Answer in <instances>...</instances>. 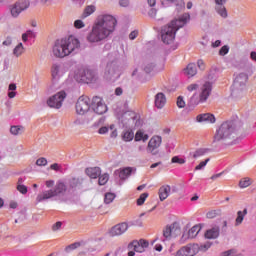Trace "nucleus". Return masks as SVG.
I'll use <instances>...</instances> for the list:
<instances>
[{
	"mask_svg": "<svg viewBox=\"0 0 256 256\" xmlns=\"http://www.w3.org/2000/svg\"><path fill=\"white\" fill-rule=\"evenodd\" d=\"M85 184V178L78 176V177H70L65 182L63 180H59L54 189H50L44 191L42 194H39L36 198L38 203L41 201H47V199H53V197H58L62 201H65L63 197L67 195H75L77 191H81L83 189V185Z\"/></svg>",
	"mask_w": 256,
	"mask_h": 256,
	"instance_id": "obj_1",
	"label": "nucleus"
},
{
	"mask_svg": "<svg viewBox=\"0 0 256 256\" xmlns=\"http://www.w3.org/2000/svg\"><path fill=\"white\" fill-rule=\"evenodd\" d=\"M117 19L113 15L105 14L98 16L92 31L87 36L89 43H100L105 41L115 31Z\"/></svg>",
	"mask_w": 256,
	"mask_h": 256,
	"instance_id": "obj_2",
	"label": "nucleus"
},
{
	"mask_svg": "<svg viewBox=\"0 0 256 256\" xmlns=\"http://www.w3.org/2000/svg\"><path fill=\"white\" fill-rule=\"evenodd\" d=\"M191 15L188 13L183 14L179 19H174L167 25L161 28V39L165 45H171L175 41V35L182 27L189 23Z\"/></svg>",
	"mask_w": 256,
	"mask_h": 256,
	"instance_id": "obj_3",
	"label": "nucleus"
},
{
	"mask_svg": "<svg viewBox=\"0 0 256 256\" xmlns=\"http://www.w3.org/2000/svg\"><path fill=\"white\" fill-rule=\"evenodd\" d=\"M241 129H243V122L239 119L223 122L219 129L216 130L213 143H216V141H225L229 139L233 133H239Z\"/></svg>",
	"mask_w": 256,
	"mask_h": 256,
	"instance_id": "obj_4",
	"label": "nucleus"
},
{
	"mask_svg": "<svg viewBox=\"0 0 256 256\" xmlns=\"http://www.w3.org/2000/svg\"><path fill=\"white\" fill-rule=\"evenodd\" d=\"M217 73H219V68L217 66H212L208 73V81L202 86V91L200 93V101L204 103L209 99L211 91H213V83L217 81Z\"/></svg>",
	"mask_w": 256,
	"mask_h": 256,
	"instance_id": "obj_5",
	"label": "nucleus"
},
{
	"mask_svg": "<svg viewBox=\"0 0 256 256\" xmlns=\"http://www.w3.org/2000/svg\"><path fill=\"white\" fill-rule=\"evenodd\" d=\"M121 77V71L119 70V61L113 60L108 62L104 72V79L109 83H115L117 79Z\"/></svg>",
	"mask_w": 256,
	"mask_h": 256,
	"instance_id": "obj_6",
	"label": "nucleus"
},
{
	"mask_svg": "<svg viewBox=\"0 0 256 256\" xmlns=\"http://www.w3.org/2000/svg\"><path fill=\"white\" fill-rule=\"evenodd\" d=\"M248 79H249V74L244 72L236 76L231 87L232 97H239L241 93H243V89H245V85L247 84Z\"/></svg>",
	"mask_w": 256,
	"mask_h": 256,
	"instance_id": "obj_7",
	"label": "nucleus"
},
{
	"mask_svg": "<svg viewBox=\"0 0 256 256\" xmlns=\"http://www.w3.org/2000/svg\"><path fill=\"white\" fill-rule=\"evenodd\" d=\"M180 234L181 226H179V223L173 222L172 224H168L162 230L161 242L165 243V241H171Z\"/></svg>",
	"mask_w": 256,
	"mask_h": 256,
	"instance_id": "obj_8",
	"label": "nucleus"
},
{
	"mask_svg": "<svg viewBox=\"0 0 256 256\" xmlns=\"http://www.w3.org/2000/svg\"><path fill=\"white\" fill-rule=\"evenodd\" d=\"M120 125L125 129L131 127V125H135V127H139L141 125V120L137 117V113L134 111H126L122 114L120 118Z\"/></svg>",
	"mask_w": 256,
	"mask_h": 256,
	"instance_id": "obj_9",
	"label": "nucleus"
},
{
	"mask_svg": "<svg viewBox=\"0 0 256 256\" xmlns=\"http://www.w3.org/2000/svg\"><path fill=\"white\" fill-rule=\"evenodd\" d=\"M66 97L67 92L61 90L60 92H57L56 94L48 98L47 105L51 109H61V107H63V101H65Z\"/></svg>",
	"mask_w": 256,
	"mask_h": 256,
	"instance_id": "obj_10",
	"label": "nucleus"
},
{
	"mask_svg": "<svg viewBox=\"0 0 256 256\" xmlns=\"http://www.w3.org/2000/svg\"><path fill=\"white\" fill-rule=\"evenodd\" d=\"M79 77L84 83H97L99 73L95 69L86 68L79 71Z\"/></svg>",
	"mask_w": 256,
	"mask_h": 256,
	"instance_id": "obj_11",
	"label": "nucleus"
},
{
	"mask_svg": "<svg viewBox=\"0 0 256 256\" xmlns=\"http://www.w3.org/2000/svg\"><path fill=\"white\" fill-rule=\"evenodd\" d=\"M62 43L64 45L66 55H71V53H77L75 51L79 50L80 47L79 39L73 36L63 38Z\"/></svg>",
	"mask_w": 256,
	"mask_h": 256,
	"instance_id": "obj_12",
	"label": "nucleus"
},
{
	"mask_svg": "<svg viewBox=\"0 0 256 256\" xmlns=\"http://www.w3.org/2000/svg\"><path fill=\"white\" fill-rule=\"evenodd\" d=\"M89 109H91V104H89V97L80 96L76 102V113H78V115H85Z\"/></svg>",
	"mask_w": 256,
	"mask_h": 256,
	"instance_id": "obj_13",
	"label": "nucleus"
},
{
	"mask_svg": "<svg viewBox=\"0 0 256 256\" xmlns=\"http://www.w3.org/2000/svg\"><path fill=\"white\" fill-rule=\"evenodd\" d=\"M91 109H93L94 113H97V115L107 113V105L103 103V99L98 96L92 98Z\"/></svg>",
	"mask_w": 256,
	"mask_h": 256,
	"instance_id": "obj_14",
	"label": "nucleus"
},
{
	"mask_svg": "<svg viewBox=\"0 0 256 256\" xmlns=\"http://www.w3.org/2000/svg\"><path fill=\"white\" fill-rule=\"evenodd\" d=\"M199 253L198 244H190L188 246L182 247L176 252V256H195Z\"/></svg>",
	"mask_w": 256,
	"mask_h": 256,
	"instance_id": "obj_15",
	"label": "nucleus"
},
{
	"mask_svg": "<svg viewBox=\"0 0 256 256\" xmlns=\"http://www.w3.org/2000/svg\"><path fill=\"white\" fill-rule=\"evenodd\" d=\"M52 53L54 57H58L63 59V57H67V52L65 51V46L63 44V40H56L54 46L52 48Z\"/></svg>",
	"mask_w": 256,
	"mask_h": 256,
	"instance_id": "obj_16",
	"label": "nucleus"
},
{
	"mask_svg": "<svg viewBox=\"0 0 256 256\" xmlns=\"http://www.w3.org/2000/svg\"><path fill=\"white\" fill-rule=\"evenodd\" d=\"M161 142H162L161 136L152 137L148 143V147H147L148 153H151L152 155H157V153H159L157 149L161 147Z\"/></svg>",
	"mask_w": 256,
	"mask_h": 256,
	"instance_id": "obj_17",
	"label": "nucleus"
},
{
	"mask_svg": "<svg viewBox=\"0 0 256 256\" xmlns=\"http://www.w3.org/2000/svg\"><path fill=\"white\" fill-rule=\"evenodd\" d=\"M127 229H129V224L127 222H121L110 229L109 235L110 237H117L119 235H123Z\"/></svg>",
	"mask_w": 256,
	"mask_h": 256,
	"instance_id": "obj_18",
	"label": "nucleus"
},
{
	"mask_svg": "<svg viewBox=\"0 0 256 256\" xmlns=\"http://www.w3.org/2000/svg\"><path fill=\"white\" fill-rule=\"evenodd\" d=\"M173 5L176 7V11L178 13H181V11L185 9V1L183 0H162L161 1V7L167 8V7H173Z\"/></svg>",
	"mask_w": 256,
	"mask_h": 256,
	"instance_id": "obj_19",
	"label": "nucleus"
},
{
	"mask_svg": "<svg viewBox=\"0 0 256 256\" xmlns=\"http://www.w3.org/2000/svg\"><path fill=\"white\" fill-rule=\"evenodd\" d=\"M215 3V11L222 17L223 19H227V8H225V3L227 0H214Z\"/></svg>",
	"mask_w": 256,
	"mask_h": 256,
	"instance_id": "obj_20",
	"label": "nucleus"
},
{
	"mask_svg": "<svg viewBox=\"0 0 256 256\" xmlns=\"http://www.w3.org/2000/svg\"><path fill=\"white\" fill-rule=\"evenodd\" d=\"M132 173H133L132 167H126V168L114 171L115 177H119L121 181H125L126 179H129Z\"/></svg>",
	"mask_w": 256,
	"mask_h": 256,
	"instance_id": "obj_21",
	"label": "nucleus"
},
{
	"mask_svg": "<svg viewBox=\"0 0 256 256\" xmlns=\"http://www.w3.org/2000/svg\"><path fill=\"white\" fill-rule=\"evenodd\" d=\"M198 123H215V115L211 113L200 114L196 117Z\"/></svg>",
	"mask_w": 256,
	"mask_h": 256,
	"instance_id": "obj_22",
	"label": "nucleus"
},
{
	"mask_svg": "<svg viewBox=\"0 0 256 256\" xmlns=\"http://www.w3.org/2000/svg\"><path fill=\"white\" fill-rule=\"evenodd\" d=\"M221 233L219 226H213L211 229L206 230L204 236L206 239H217Z\"/></svg>",
	"mask_w": 256,
	"mask_h": 256,
	"instance_id": "obj_23",
	"label": "nucleus"
},
{
	"mask_svg": "<svg viewBox=\"0 0 256 256\" xmlns=\"http://www.w3.org/2000/svg\"><path fill=\"white\" fill-rule=\"evenodd\" d=\"M166 103L167 98L165 97V94H163V92H159L155 95V107H157V109H163Z\"/></svg>",
	"mask_w": 256,
	"mask_h": 256,
	"instance_id": "obj_24",
	"label": "nucleus"
},
{
	"mask_svg": "<svg viewBox=\"0 0 256 256\" xmlns=\"http://www.w3.org/2000/svg\"><path fill=\"white\" fill-rule=\"evenodd\" d=\"M85 173L88 177H90V179H97V177H101V168H86Z\"/></svg>",
	"mask_w": 256,
	"mask_h": 256,
	"instance_id": "obj_25",
	"label": "nucleus"
},
{
	"mask_svg": "<svg viewBox=\"0 0 256 256\" xmlns=\"http://www.w3.org/2000/svg\"><path fill=\"white\" fill-rule=\"evenodd\" d=\"M183 73L187 75V77H195V75H197V65L195 63L188 64L183 70Z\"/></svg>",
	"mask_w": 256,
	"mask_h": 256,
	"instance_id": "obj_26",
	"label": "nucleus"
},
{
	"mask_svg": "<svg viewBox=\"0 0 256 256\" xmlns=\"http://www.w3.org/2000/svg\"><path fill=\"white\" fill-rule=\"evenodd\" d=\"M128 249H133L134 253H145V248L139 245V240H133L128 244Z\"/></svg>",
	"mask_w": 256,
	"mask_h": 256,
	"instance_id": "obj_27",
	"label": "nucleus"
},
{
	"mask_svg": "<svg viewBox=\"0 0 256 256\" xmlns=\"http://www.w3.org/2000/svg\"><path fill=\"white\" fill-rule=\"evenodd\" d=\"M169 193H171V186H169V185L161 186L159 188L160 201H165V199H167V197H169Z\"/></svg>",
	"mask_w": 256,
	"mask_h": 256,
	"instance_id": "obj_28",
	"label": "nucleus"
},
{
	"mask_svg": "<svg viewBox=\"0 0 256 256\" xmlns=\"http://www.w3.org/2000/svg\"><path fill=\"white\" fill-rule=\"evenodd\" d=\"M245 215H247V208H245L243 211L237 212V217L235 219V227H239V225L243 223V220L245 219Z\"/></svg>",
	"mask_w": 256,
	"mask_h": 256,
	"instance_id": "obj_29",
	"label": "nucleus"
},
{
	"mask_svg": "<svg viewBox=\"0 0 256 256\" xmlns=\"http://www.w3.org/2000/svg\"><path fill=\"white\" fill-rule=\"evenodd\" d=\"M96 11V7L94 5L86 6L84 12L82 13L81 19H86L89 15H93V12Z\"/></svg>",
	"mask_w": 256,
	"mask_h": 256,
	"instance_id": "obj_30",
	"label": "nucleus"
},
{
	"mask_svg": "<svg viewBox=\"0 0 256 256\" xmlns=\"http://www.w3.org/2000/svg\"><path fill=\"white\" fill-rule=\"evenodd\" d=\"M201 229H202V225H201V224L193 226V227L188 231L189 237H190L191 239H195V236H196V235H199V231H201Z\"/></svg>",
	"mask_w": 256,
	"mask_h": 256,
	"instance_id": "obj_31",
	"label": "nucleus"
},
{
	"mask_svg": "<svg viewBox=\"0 0 256 256\" xmlns=\"http://www.w3.org/2000/svg\"><path fill=\"white\" fill-rule=\"evenodd\" d=\"M60 71H61V65H59V64H53L52 65L51 73H52L53 81L59 79V72Z\"/></svg>",
	"mask_w": 256,
	"mask_h": 256,
	"instance_id": "obj_32",
	"label": "nucleus"
},
{
	"mask_svg": "<svg viewBox=\"0 0 256 256\" xmlns=\"http://www.w3.org/2000/svg\"><path fill=\"white\" fill-rule=\"evenodd\" d=\"M16 5L23 11H27L29 9L31 2L29 0H18Z\"/></svg>",
	"mask_w": 256,
	"mask_h": 256,
	"instance_id": "obj_33",
	"label": "nucleus"
},
{
	"mask_svg": "<svg viewBox=\"0 0 256 256\" xmlns=\"http://www.w3.org/2000/svg\"><path fill=\"white\" fill-rule=\"evenodd\" d=\"M8 97L9 99H14V97L17 95V84L15 83H11L9 84V87H8Z\"/></svg>",
	"mask_w": 256,
	"mask_h": 256,
	"instance_id": "obj_34",
	"label": "nucleus"
},
{
	"mask_svg": "<svg viewBox=\"0 0 256 256\" xmlns=\"http://www.w3.org/2000/svg\"><path fill=\"white\" fill-rule=\"evenodd\" d=\"M134 137H135V134L133 133V130H125L122 133L123 141H133Z\"/></svg>",
	"mask_w": 256,
	"mask_h": 256,
	"instance_id": "obj_35",
	"label": "nucleus"
},
{
	"mask_svg": "<svg viewBox=\"0 0 256 256\" xmlns=\"http://www.w3.org/2000/svg\"><path fill=\"white\" fill-rule=\"evenodd\" d=\"M10 13L12 17L17 18L18 15H21L22 10L19 8V6L15 3L14 5L10 6Z\"/></svg>",
	"mask_w": 256,
	"mask_h": 256,
	"instance_id": "obj_36",
	"label": "nucleus"
},
{
	"mask_svg": "<svg viewBox=\"0 0 256 256\" xmlns=\"http://www.w3.org/2000/svg\"><path fill=\"white\" fill-rule=\"evenodd\" d=\"M115 197H117V195H115V193L107 192L104 196V203L106 205L113 203V201H115Z\"/></svg>",
	"mask_w": 256,
	"mask_h": 256,
	"instance_id": "obj_37",
	"label": "nucleus"
},
{
	"mask_svg": "<svg viewBox=\"0 0 256 256\" xmlns=\"http://www.w3.org/2000/svg\"><path fill=\"white\" fill-rule=\"evenodd\" d=\"M135 141H147L149 139V135L145 134L143 131L138 130L135 135Z\"/></svg>",
	"mask_w": 256,
	"mask_h": 256,
	"instance_id": "obj_38",
	"label": "nucleus"
},
{
	"mask_svg": "<svg viewBox=\"0 0 256 256\" xmlns=\"http://www.w3.org/2000/svg\"><path fill=\"white\" fill-rule=\"evenodd\" d=\"M25 51V47H23V43H19L13 50V55L15 57H20V55H23V52Z\"/></svg>",
	"mask_w": 256,
	"mask_h": 256,
	"instance_id": "obj_39",
	"label": "nucleus"
},
{
	"mask_svg": "<svg viewBox=\"0 0 256 256\" xmlns=\"http://www.w3.org/2000/svg\"><path fill=\"white\" fill-rule=\"evenodd\" d=\"M25 131V128L23 126H11L10 127V133L12 135H21Z\"/></svg>",
	"mask_w": 256,
	"mask_h": 256,
	"instance_id": "obj_40",
	"label": "nucleus"
},
{
	"mask_svg": "<svg viewBox=\"0 0 256 256\" xmlns=\"http://www.w3.org/2000/svg\"><path fill=\"white\" fill-rule=\"evenodd\" d=\"M252 183L253 181L250 178H243L239 181V187L240 189H245L249 187Z\"/></svg>",
	"mask_w": 256,
	"mask_h": 256,
	"instance_id": "obj_41",
	"label": "nucleus"
},
{
	"mask_svg": "<svg viewBox=\"0 0 256 256\" xmlns=\"http://www.w3.org/2000/svg\"><path fill=\"white\" fill-rule=\"evenodd\" d=\"M205 153H209L208 148H199L194 152L193 158L197 159V157H203V155H205Z\"/></svg>",
	"mask_w": 256,
	"mask_h": 256,
	"instance_id": "obj_42",
	"label": "nucleus"
},
{
	"mask_svg": "<svg viewBox=\"0 0 256 256\" xmlns=\"http://www.w3.org/2000/svg\"><path fill=\"white\" fill-rule=\"evenodd\" d=\"M81 247V242H75L65 247L66 253H71V251H75V249H79Z\"/></svg>",
	"mask_w": 256,
	"mask_h": 256,
	"instance_id": "obj_43",
	"label": "nucleus"
},
{
	"mask_svg": "<svg viewBox=\"0 0 256 256\" xmlns=\"http://www.w3.org/2000/svg\"><path fill=\"white\" fill-rule=\"evenodd\" d=\"M98 185H105L109 181V174L105 173L102 176H98Z\"/></svg>",
	"mask_w": 256,
	"mask_h": 256,
	"instance_id": "obj_44",
	"label": "nucleus"
},
{
	"mask_svg": "<svg viewBox=\"0 0 256 256\" xmlns=\"http://www.w3.org/2000/svg\"><path fill=\"white\" fill-rule=\"evenodd\" d=\"M148 197L149 193H142L140 197L137 199V205H143Z\"/></svg>",
	"mask_w": 256,
	"mask_h": 256,
	"instance_id": "obj_45",
	"label": "nucleus"
},
{
	"mask_svg": "<svg viewBox=\"0 0 256 256\" xmlns=\"http://www.w3.org/2000/svg\"><path fill=\"white\" fill-rule=\"evenodd\" d=\"M209 161H211V159L207 158L205 161L200 162V164L195 167V171H201L204 167L207 166Z\"/></svg>",
	"mask_w": 256,
	"mask_h": 256,
	"instance_id": "obj_46",
	"label": "nucleus"
},
{
	"mask_svg": "<svg viewBox=\"0 0 256 256\" xmlns=\"http://www.w3.org/2000/svg\"><path fill=\"white\" fill-rule=\"evenodd\" d=\"M171 163H178L179 165H184L185 159L179 157V156H174L171 159Z\"/></svg>",
	"mask_w": 256,
	"mask_h": 256,
	"instance_id": "obj_47",
	"label": "nucleus"
},
{
	"mask_svg": "<svg viewBox=\"0 0 256 256\" xmlns=\"http://www.w3.org/2000/svg\"><path fill=\"white\" fill-rule=\"evenodd\" d=\"M36 165L38 167H45V165H47V159L46 158H39L36 160Z\"/></svg>",
	"mask_w": 256,
	"mask_h": 256,
	"instance_id": "obj_48",
	"label": "nucleus"
},
{
	"mask_svg": "<svg viewBox=\"0 0 256 256\" xmlns=\"http://www.w3.org/2000/svg\"><path fill=\"white\" fill-rule=\"evenodd\" d=\"M227 53H229V46L227 45L222 46L221 49L219 50V55H221L222 57H225Z\"/></svg>",
	"mask_w": 256,
	"mask_h": 256,
	"instance_id": "obj_49",
	"label": "nucleus"
},
{
	"mask_svg": "<svg viewBox=\"0 0 256 256\" xmlns=\"http://www.w3.org/2000/svg\"><path fill=\"white\" fill-rule=\"evenodd\" d=\"M176 105L179 107V109H183V107H185V100H183V96H179L177 98Z\"/></svg>",
	"mask_w": 256,
	"mask_h": 256,
	"instance_id": "obj_50",
	"label": "nucleus"
},
{
	"mask_svg": "<svg viewBox=\"0 0 256 256\" xmlns=\"http://www.w3.org/2000/svg\"><path fill=\"white\" fill-rule=\"evenodd\" d=\"M17 191H19V193H21L22 195H27V186L25 185H17Z\"/></svg>",
	"mask_w": 256,
	"mask_h": 256,
	"instance_id": "obj_51",
	"label": "nucleus"
},
{
	"mask_svg": "<svg viewBox=\"0 0 256 256\" xmlns=\"http://www.w3.org/2000/svg\"><path fill=\"white\" fill-rule=\"evenodd\" d=\"M153 69H155V63H149L144 67V71L145 73H151V71H153Z\"/></svg>",
	"mask_w": 256,
	"mask_h": 256,
	"instance_id": "obj_52",
	"label": "nucleus"
},
{
	"mask_svg": "<svg viewBox=\"0 0 256 256\" xmlns=\"http://www.w3.org/2000/svg\"><path fill=\"white\" fill-rule=\"evenodd\" d=\"M235 253H237V250L233 248V249L222 252L221 256H231V255H235Z\"/></svg>",
	"mask_w": 256,
	"mask_h": 256,
	"instance_id": "obj_53",
	"label": "nucleus"
},
{
	"mask_svg": "<svg viewBox=\"0 0 256 256\" xmlns=\"http://www.w3.org/2000/svg\"><path fill=\"white\" fill-rule=\"evenodd\" d=\"M213 245L211 242H206L205 244L199 246V251H207Z\"/></svg>",
	"mask_w": 256,
	"mask_h": 256,
	"instance_id": "obj_54",
	"label": "nucleus"
},
{
	"mask_svg": "<svg viewBox=\"0 0 256 256\" xmlns=\"http://www.w3.org/2000/svg\"><path fill=\"white\" fill-rule=\"evenodd\" d=\"M206 217L207 219H215L217 217V210L207 212Z\"/></svg>",
	"mask_w": 256,
	"mask_h": 256,
	"instance_id": "obj_55",
	"label": "nucleus"
},
{
	"mask_svg": "<svg viewBox=\"0 0 256 256\" xmlns=\"http://www.w3.org/2000/svg\"><path fill=\"white\" fill-rule=\"evenodd\" d=\"M139 35V31L134 30L129 34V40L130 41H135L137 39V36Z\"/></svg>",
	"mask_w": 256,
	"mask_h": 256,
	"instance_id": "obj_56",
	"label": "nucleus"
},
{
	"mask_svg": "<svg viewBox=\"0 0 256 256\" xmlns=\"http://www.w3.org/2000/svg\"><path fill=\"white\" fill-rule=\"evenodd\" d=\"M74 27L76 29H83V27H85V23H83L81 20H76L74 22Z\"/></svg>",
	"mask_w": 256,
	"mask_h": 256,
	"instance_id": "obj_57",
	"label": "nucleus"
},
{
	"mask_svg": "<svg viewBox=\"0 0 256 256\" xmlns=\"http://www.w3.org/2000/svg\"><path fill=\"white\" fill-rule=\"evenodd\" d=\"M139 245L141 247H143L144 249H147V247H149V241L145 240V239H140L138 241Z\"/></svg>",
	"mask_w": 256,
	"mask_h": 256,
	"instance_id": "obj_58",
	"label": "nucleus"
},
{
	"mask_svg": "<svg viewBox=\"0 0 256 256\" xmlns=\"http://www.w3.org/2000/svg\"><path fill=\"white\" fill-rule=\"evenodd\" d=\"M148 16L151 17V19H155V17L157 16V9L151 8L148 11Z\"/></svg>",
	"mask_w": 256,
	"mask_h": 256,
	"instance_id": "obj_59",
	"label": "nucleus"
},
{
	"mask_svg": "<svg viewBox=\"0 0 256 256\" xmlns=\"http://www.w3.org/2000/svg\"><path fill=\"white\" fill-rule=\"evenodd\" d=\"M110 130L112 131L110 137L112 139H115V137H117V129H115V125H110Z\"/></svg>",
	"mask_w": 256,
	"mask_h": 256,
	"instance_id": "obj_60",
	"label": "nucleus"
},
{
	"mask_svg": "<svg viewBox=\"0 0 256 256\" xmlns=\"http://www.w3.org/2000/svg\"><path fill=\"white\" fill-rule=\"evenodd\" d=\"M62 225H63V222L61 221L56 222L54 225H52V231H59Z\"/></svg>",
	"mask_w": 256,
	"mask_h": 256,
	"instance_id": "obj_61",
	"label": "nucleus"
},
{
	"mask_svg": "<svg viewBox=\"0 0 256 256\" xmlns=\"http://www.w3.org/2000/svg\"><path fill=\"white\" fill-rule=\"evenodd\" d=\"M109 132V127H107V126H102L99 130H98V133L100 134V135H105L106 133H108Z\"/></svg>",
	"mask_w": 256,
	"mask_h": 256,
	"instance_id": "obj_62",
	"label": "nucleus"
},
{
	"mask_svg": "<svg viewBox=\"0 0 256 256\" xmlns=\"http://www.w3.org/2000/svg\"><path fill=\"white\" fill-rule=\"evenodd\" d=\"M25 33L30 37V39H35V37H37V34L33 32V30H27Z\"/></svg>",
	"mask_w": 256,
	"mask_h": 256,
	"instance_id": "obj_63",
	"label": "nucleus"
},
{
	"mask_svg": "<svg viewBox=\"0 0 256 256\" xmlns=\"http://www.w3.org/2000/svg\"><path fill=\"white\" fill-rule=\"evenodd\" d=\"M187 239H191V236L188 234H183L182 237L180 238V243L183 244L187 241Z\"/></svg>",
	"mask_w": 256,
	"mask_h": 256,
	"instance_id": "obj_64",
	"label": "nucleus"
}]
</instances>
